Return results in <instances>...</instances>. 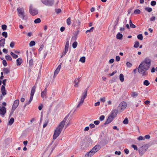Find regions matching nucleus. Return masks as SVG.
<instances>
[{
    "instance_id": "obj_1",
    "label": "nucleus",
    "mask_w": 157,
    "mask_h": 157,
    "mask_svg": "<svg viewBox=\"0 0 157 157\" xmlns=\"http://www.w3.org/2000/svg\"><path fill=\"white\" fill-rule=\"evenodd\" d=\"M151 59L147 58H146L144 61L140 64L138 68V72L143 76H147L148 75L147 71L151 66Z\"/></svg>"
},
{
    "instance_id": "obj_2",
    "label": "nucleus",
    "mask_w": 157,
    "mask_h": 157,
    "mask_svg": "<svg viewBox=\"0 0 157 157\" xmlns=\"http://www.w3.org/2000/svg\"><path fill=\"white\" fill-rule=\"evenodd\" d=\"M65 121L64 120L62 121L59 125L56 128L53 135V138L54 140L56 139L61 133L64 126L65 125Z\"/></svg>"
},
{
    "instance_id": "obj_3",
    "label": "nucleus",
    "mask_w": 157,
    "mask_h": 157,
    "mask_svg": "<svg viewBox=\"0 0 157 157\" xmlns=\"http://www.w3.org/2000/svg\"><path fill=\"white\" fill-rule=\"evenodd\" d=\"M101 148L100 146L98 145H95L90 151L86 154L85 157H91Z\"/></svg>"
},
{
    "instance_id": "obj_4",
    "label": "nucleus",
    "mask_w": 157,
    "mask_h": 157,
    "mask_svg": "<svg viewBox=\"0 0 157 157\" xmlns=\"http://www.w3.org/2000/svg\"><path fill=\"white\" fill-rule=\"evenodd\" d=\"M148 148V144H145L139 148V153L141 156L143 155L147 151Z\"/></svg>"
},
{
    "instance_id": "obj_5",
    "label": "nucleus",
    "mask_w": 157,
    "mask_h": 157,
    "mask_svg": "<svg viewBox=\"0 0 157 157\" xmlns=\"http://www.w3.org/2000/svg\"><path fill=\"white\" fill-rule=\"evenodd\" d=\"M127 106V104L125 102H121L117 107V109L119 111V112L123 111L126 108Z\"/></svg>"
},
{
    "instance_id": "obj_6",
    "label": "nucleus",
    "mask_w": 157,
    "mask_h": 157,
    "mask_svg": "<svg viewBox=\"0 0 157 157\" xmlns=\"http://www.w3.org/2000/svg\"><path fill=\"white\" fill-rule=\"evenodd\" d=\"M17 10L18 16L20 17L22 19H24L25 17V15L24 14V9L23 8H17Z\"/></svg>"
},
{
    "instance_id": "obj_7",
    "label": "nucleus",
    "mask_w": 157,
    "mask_h": 157,
    "mask_svg": "<svg viewBox=\"0 0 157 157\" xmlns=\"http://www.w3.org/2000/svg\"><path fill=\"white\" fill-rule=\"evenodd\" d=\"M41 2L46 6H52L54 4V0H41Z\"/></svg>"
},
{
    "instance_id": "obj_8",
    "label": "nucleus",
    "mask_w": 157,
    "mask_h": 157,
    "mask_svg": "<svg viewBox=\"0 0 157 157\" xmlns=\"http://www.w3.org/2000/svg\"><path fill=\"white\" fill-rule=\"evenodd\" d=\"M29 12L33 16H34L38 13L37 10L35 9H33L32 5L30 6Z\"/></svg>"
},
{
    "instance_id": "obj_9",
    "label": "nucleus",
    "mask_w": 157,
    "mask_h": 157,
    "mask_svg": "<svg viewBox=\"0 0 157 157\" xmlns=\"http://www.w3.org/2000/svg\"><path fill=\"white\" fill-rule=\"evenodd\" d=\"M118 112H119V111L118 109H113L112 110L110 116L114 118L116 116Z\"/></svg>"
},
{
    "instance_id": "obj_10",
    "label": "nucleus",
    "mask_w": 157,
    "mask_h": 157,
    "mask_svg": "<svg viewBox=\"0 0 157 157\" xmlns=\"http://www.w3.org/2000/svg\"><path fill=\"white\" fill-rule=\"evenodd\" d=\"M113 117H112L110 115L109 116L105 122L104 123V124L106 125L110 123L113 120Z\"/></svg>"
},
{
    "instance_id": "obj_11",
    "label": "nucleus",
    "mask_w": 157,
    "mask_h": 157,
    "mask_svg": "<svg viewBox=\"0 0 157 157\" xmlns=\"http://www.w3.org/2000/svg\"><path fill=\"white\" fill-rule=\"evenodd\" d=\"M36 84H35V85L34 86H33L31 90V92L30 94V98H33V95L35 92V90L36 89Z\"/></svg>"
},
{
    "instance_id": "obj_12",
    "label": "nucleus",
    "mask_w": 157,
    "mask_h": 157,
    "mask_svg": "<svg viewBox=\"0 0 157 157\" xmlns=\"http://www.w3.org/2000/svg\"><path fill=\"white\" fill-rule=\"evenodd\" d=\"M19 104V100L18 99H17L15 100L14 101L13 104L12 105V107L16 109L17 107Z\"/></svg>"
},
{
    "instance_id": "obj_13",
    "label": "nucleus",
    "mask_w": 157,
    "mask_h": 157,
    "mask_svg": "<svg viewBox=\"0 0 157 157\" xmlns=\"http://www.w3.org/2000/svg\"><path fill=\"white\" fill-rule=\"evenodd\" d=\"M6 109L4 106H2L0 109V114L4 115L5 114L6 112Z\"/></svg>"
},
{
    "instance_id": "obj_14",
    "label": "nucleus",
    "mask_w": 157,
    "mask_h": 157,
    "mask_svg": "<svg viewBox=\"0 0 157 157\" xmlns=\"http://www.w3.org/2000/svg\"><path fill=\"white\" fill-rule=\"evenodd\" d=\"M1 91L2 93V94L3 96H4L6 94V91L5 90V87L4 86H2L1 87Z\"/></svg>"
},
{
    "instance_id": "obj_15",
    "label": "nucleus",
    "mask_w": 157,
    "mask_h": 157,
    "mask_svg": "<svg viewBox=\"0 0 157 157\" xmlns=\"http://www.w3.org/2000/svg\"><path fill=\"white\" fill-rule=\"evenodd\" d=\"M61 68V65H59L58 66L56 70L55 71L54 73V76H56L59 73Z\"/></svg>"
},
{
    "instance_id": "obj_16",
    "label": "nucleus",
    "mask_w": 157,
    "mask_h": 157,
    "mask_svg": "<svg viewBox=\"0 0 157 157\" xmlns=\"http://www.w3.org/2000/svg\"><path fill=\"white\" fill-rule=\"evenodd\" d=\"M47 87L45 88L44 90L41 92V97L44 98L46 97V94H47Z\"/></svg>"
},
{
    "instance_id": "obj_17",
    "label": "nucleus",
    "mask_w": 157,
    "mask_h": 157,
    "mask_svg": "<svg viewBox=\"0 0 157 157\" xmlns=\"http://www.w3.org/2000/svg\"><path fill=\"white\" fill-rule=\"evenodd\" d=\"M80 80L78 78H77L75 79L74 81V83H75L74 86L75 87H78V83L80 82Z\"/></svg>"
},
{
    "instance_id": "obj_18",
    "label": "nucleus",
    "mask_w": 157,
    "mask_h": 157,
    "mask_svg": "<svg viewBox=\"0 0 157 157\" xmlns=\"http://www.w3.org/2000/svg\"><path fill=\"white\" fill-rule=\"evenodd\" d=\"M5 39H2L0 40V46L4 47L5 44Z\"/></svg>"
},
{
    "instance_id": "obj_19",
    "label": "nucleus",
    "mask_w": 157,
    "mask_h": 157,
    "mask_svg": "<svg viewBox=\"0 0 157 157\" xmlns=\"http://www.w3.org/2000/svg\"><path fill=\"white\" fill-rule=\"evenodd\" d=\"M22 60L21 59L18 58L17 59V66H19L22 63Z\"/></svg>"
},
{
    "instance_id": "obj_20",
    "label": "nucleus",
    "mask_w": 157,
    "mask_h": 157,
    "mask_svg": "<svg viewBox=\"0 0 157 157\" xmlns=\"http://www.w3.org/2000/svg\"><path fill=\"white\" fill-rule=\"evenodd\" d=\"M84 99H81L80 101L78 102V104L77 106V108L79 107L82 104L84 101Z\"/></svg>"
},
{
    "instance_id": "obj_21",
    "label": "nucleus",
    "mask_w": 157,
    "mask_h": 157,
    "mask_svg": "<svg viewBox=\"0 0 157 157\" xmlns=\"http://www.w3.org/2000/svg\"><path fill=\"white\" fill-rule=\"evenodd\" d=\"M87 89H86L83 93L82 94V96L81 98H85L87 96Z\"/></svg>"
},
{
    "instance_id": "obj_22",
    "label": "nucleus",
    "mask_w": 157,
    "mask_h": 157,
    "mask_svg": "<svg viewBox=\"0 0 157 157\" xmlns=\"http://www.w3.org/2000/svg\"><path fill=\"white\" fill-rule=\"evenodd\" d=\"M3 71L4 73L6 74H8L10 72V70L8 68H4Z\"/></svg>"
},
{
    "instance_id": "obj_23",
    "label": "nucleus",
    "mask_w": 157,
    "mask_h": 157,
    "mask_svg": "<svg viewBox=\"0 0 157 157\" xmlns=\"http://www.w3.org/2000/svg\"><path fill=\"white\" fill-rule=\"evenodd\" d=\"M122 37V34L120 33H118L116 35V38L118 39H121Z\"/></svg>"
},
{
    "instance_id": "obj_24",
    "label": "nucleus",
    "mask_w": 157,
    "mask_h": 157,
    "mask_svg": "<svg viewBox=\"0 0 157 157\" xmlns=\"http://www.w3.org/2000/svg\"><path fill=\"white\" fill-rule=\"evenodd\" d=\"M120 79L121 82H124V76L123 74H121L120 75Z\"/></svg>"
},
{
    "instance_id": "obj_25",
    "label": "nucleus",
    "mask_w": 157,
    "mask_h": 157,
    "mask_svg": "<svg viewBox=\"0 0 157 157\" xmlns=\"http://www.w3.org/2000/svg\"><path fill=\"white\" fill-rule=\"evenodd\" d=\"M150 84V82L147 80H145L143 82V84L146 86H149Z\"/></svg>"
},
{
    "instance_id": "obj_26",
    "label": "nucleus",
    "mask_w": 157,
    "mask_h": 157,
    "mask_svg": "<svg viewBox=\"0 0 157 157\" xmlns=\"http://www.w3.org/2000/svg\"><path fill=\"white\" fill-rule=\"evenodd\" d=\"M14 121V118L13 117L11 118L8 122V124L11 125L13 123Z\"/></svg>"
},
{
    "instance_id": "obj_27",
    "label": "nucleus",
    "mask_w": 157,
    "mask_h": 157,
    "mask_svg": "<svg viewBox=\"0 0 157 157\" xmlns=\"http://www.w3.org/2000/svg\"><path fill=\"white\" fill-rule=\"evenodd\" d=\"M11 55L14 59H16L18 57V56L13 53L12 52H10Z\"/></svg>"
},
{
    "instance_id": "obj_28",
    "label": "nucleus",
    "mask_w": 157,
    "mask_h": 157,
    "mask_svg": "<svg viewBox=\"0 0 157 157\" xmlns=\"http://www.w3.org/2000/svg\"><path fill=\"white\" fill-rule=\"evenodd\" d=\"M29 63V67H32L33 65V60L32 59L30 60Z\"/></svg>"
},
{
    "instance_id": "obj_29",
    "label": "nucleus",
    "mask_w": 157,
    "mask_h": 157,
    "mask_svg": "<svg viewBox=\"0 0 157 157\" xmlns=\"http://www.w3.org/2000/svg\"><path fill=\"white\" fill-rule=\"evenodd\" d=\"M129 25L132 28H135L136 27V26L132 24V21L131 20H129Z\"/></svg>"
},
{
    "instance_id": "obj_30",
    "label": "nucleus",
    "mask_w": 157,
    "mask_h": 157,
    "mask_svg": "<svg viewBox=\"0 0 157 157\" xmlns=\"http://www.w3.org/2000/svg\"><path fill=\"white\" fill-rule=\"evenodd\" d=\"M85 57L84 56H83L80 58L79 61L82 63H85Z\"/></svg>"
},
{
    "instance_id": "obj_31",
    "label": "nucleus",
    "mask_w": 157,
    "mask_h": 157,
    "mask_svg": "<svg viewBox=\"0 0 157 157\" xmlns=\"http://www.w3.org/2000/svg\"><path fill=\"white\" fill-rule=\"evenodd\" d=\"M41 21V20L40 18H37L34 20V22L36 24H37L40 22Z\"/></svg>"
},
{
    "instance_id": "obj_32",
    "label": "nucleus",
    "mask_w": 157,
    "mask_h": 157,
    "mask_svg": "<svg viewBox=\"0 0 157 157\" xmlns=\"http://www.w3.org/2000/svg\"><path fill=\"white\" fill-rule=\"evenodd\" d=\"M67 25H69L71 24V19L70 17L68 18L67 20Z\"/></svg>"
},
{
    "instance_id": "obj_33",
    "label": "nucleus",
    "mask_w": 157,
    "mask_h": 157,
    "mask_svg": "<svg viewBox=\"0 0 157 157\" xmlns=\"http://www.w3.org/2000/svg\"><path fill=\"white\" fill-rule=\"evenodd\" d=\"M33 99H29V100L28 101L26 102L24 107L25 108L26 105L29 104L32 101Z\"/></svg>"
},
{
    "instance_id": "obj_34",
    "label": "nucleus",
    "mask_w": 157,
    "mask_h": 157,
    "mask_svg": "<svg viewBox=\"0 0 157 157\" xmlns=\"http://www.w3.org/2000/svg\"><path fill=\"white\" fill-rule=\"evenodd\" d=\"M137 38L138 39L142 40L143 39V36L141 34H139L137 35Z\"/></svg>"
},
{
    "instance_id": "obj_35",
    "label": "nucleus",
    "mask_w": 157,
    "mask_h": 157,
    "mask_svg": "<svg viewBox=\"0 0 157 157\" xmlns=\"http://www.w3.org/2000/svg\"><path fill=\"white\" fill-rule=\"evenodd\" d=\"M48 119H47L46 120H45L44 124H43V127L44 128L46 127V126H47L48 123Z\"/></svg>"
},
{
    "instance_id": "obj_36",
    "label": "nucleus",
    "mask_w": 157,
    "mask_h": 157,
    "mask_svg": "<svg viewBox=\"0 0 157 157\" xmlns=\"http://www.w3.org/2000/svg\"><path fill=\"white\" fill-rule=\"evenodd\" d=\"M78 43L77 42H74L72 44V47L74 48H75L77 46Z\"/></svg>"
},
{
    "instance_id": "obj_37",
    "label": "nucleus",
    "mask_w": 157,
    "mask_h": 157,
    "mask_svg": "<svg viewBox=\"0 0 157 157\" xmlns=\"http://www.w3.org/2000/svg\"><path fill=\"white\" fill-rule=\"evenodd\" d=\"M6 59L7 60H12V59L11 57L9 55L6 56L5 57Z\"/></svg>"
},
{
    "instance_id": "obj_38",
    "label": "nucleus",
    "mask_w": 157,
    "mask_h": 157,
    "mask_svg": "<svg viewBox=\"0 0 157 157\" xmlns=\"http://www.w3.org/2000/svg\"><path fill=\"white\" fill-rule=\"evenodd\" d=\"M35 45V42L34 41H31L29 43L30 46H33Z\"/></svg>"
},
{
    "instance_id": "obj_39",
    "label": "nucleus",
    "mask_w": 157,
    "mask_h": 157,
    "mask_svg": "<svg viewBox=\"0 0 157 157\" xmlns=\"http://www.w3.org/2000/svg\"><path fill=\"white\" fill-rule=\"evenodd\" d=\"M139 45V42L138 41H136V42L135 43L134 45V47L135 48H137L138 47Z\"/></svg>"
},
{
    "instance_id": "obj_40",
    "label": "nucleus",
    "mask_w": 157,
    "mask_h": 157,
    "mask_svg": "<svg viewBox=\"0 0 157 157\" xmlns=\"http://www.w3.org/2000/svg\"><path fill=\"white\" fill-rule=\"evenodd\" d=\"M94 28L93 27H91L89 30H87L86 32V33H87L88 32H93Z\"/></svg>"
},
{
    "instance_id": "obj_41",
    "label": "nucleus",
    "mask_w": 157,
    "mask_h": 157,
    "mask_svg": "<svg viewBox=\"0 0 157 157\" xmlns=\"http://www.w3.org/2000/svg\"><path fill=\"white\" fill-rule=\"evenodd\" d=\"M2 28L3 31L6 30L7 29V26L6 25H2Z\"/></svg>"
},
{
    "instance_id": "obj_42",
    "label": "nucleus",
    "mask_w": 157,
    "mask_h": 157,
    "mask_svg": "<svg viewBox=\"0 0 157 157\" xmlns=\"http://www.w3.org/2000/svg\"><path fill=\"white\" fill-rule=\"evenodd\" d=\"M113 102V100H108L107 101V103L109 105H111L112 104V102Z\"/></svg>"
},
{
    "instance_id": "obj_43",
    "label": "nucleus",
    "mask_w": 157,
    "mask_h": 157,
    "mask_svg": "<svg viewBox=\"0 0 157 157\" xmlns=\"http://www.w3.org/2000/svg\"><path fill=\"white\" fill-rule=\"evenodd\" d=\"M2 35L4 36L6 38H7L8 36L7 33L6 32H4L2 33Z\"/></svg>"
},
{
    "instance_id": "obj_44",
    "label": "nucleus",
    "mask_w": 157,
    "mask_h": 157,
    "mask_svg": "<svg viewBox=\"0 0 157 157\" xmlns=\"http://www.w3.org/2000/svg\"><path fill=\"white\" fill-rule=\"evenodd\" d=\"M123 123L124 124H128V119L127 118H125L123 121Z\"/></svg>"
},
{
    "instance_id": "obj_45",
    "label": "nucleus",
    "mask_w": 157,
    "mask_h": 157,
    "mask_svg": "<svg viewBox=\"0 0 157 157\" xmlns=\"http://www.w3.org/2000/svg\"><path fill=\"white\" fill-rule=\"evenodd\" d=\"M69 42L68 41L66 43L65 49H67V50H68V48H69Z\"/></svg>"
},
{
    "instance_id": "obj_46",
    "label": "nucleus",
    "mask_w": 157,
    "mask_h": 157,
    "mask_svg": "<svg viewBox=\"0 0 157 157\" xmlns=\"http://www.w3.org/2000/svg\"><path fill=\"white\" fill-rule=\"evenodd\" d=\"M145 9L149 12H151L152 11V8L150 7H146Z\"/></svg>"
},
{
    "instance_id": "obj_47",
    "label": "nucleus",
    "mask_w": 157,
    "mask_h": 157,
    "mask_svg": "<svg viewBox=\"0 0 157 157\" xmlns=\"http://www.w3.org/2000/svg\"><path fill=\"white\" fill-rule=\"evenodd\" d=\"M134 13L135 14H140V11L139 9H136L134 11Z\"/></svg>"
},
{
    "instance_id": "obj_48",
    "label": "nucleus",
    "mask_w": 157,
    "mask_h": 157,
    "mask_svg": "<svg viewBox=\"0 0 157 157\" xmlns=\"http://www.w3.org/2000/svg\"><path fill=\"white\" fill-rule=\"evenodd\" d=\"M16 109L12 107V109L11 110L10 113V117L11 116V115H12L13 113L14 110H15Z\"/></svg>"
},
{
    "instance_id": "obj_49",
    "label": "nucleus",
    "mask_w": 157,
    "mask_h": 157,
    "mask_svg": "<svg viewBox=\"0 0 157 157\" xmlns=\"http://www.w3.org/2000/svg\"><path fill=\"white\" fill-rule=\"evenodd\" d=\"M75 21H76V23L75 24V25L76 26H78L80 24V22L78 20H76Z\"/></svg>"
},
{
    "instance_id": "obj_50",
    "label": "nucleus",
    "mask_w": 157,
    "mask_h": 157,
    "mask_svg": "<svg viewBox=\"0 0 157 157\" xmlns=\"http://www.w3.org/2000/svg\"><path fill=\"white\" fill-rule=\"evenodd\" d=\"M126 65L128 67H131L132 66V64L129 62H127L126 63Z\"/></svg>"
},
{
    "instance_id": "obj_51",
    "label": "nucleus",
    "mask_w": 157,
    "mask_h": 157,
    "mask_svg": "<svg viewBox=\"0 0 157 157\" xmlns=\"http://www.w3.org/2000/svg\"><path fill=\"white\" fill-rule=\"evenodd\" d=\"M138 95V94L137 93L134 92H132V97H134L135 96H137Z\"/></svg>"
},
{
    "instance_id": "obj_52",
    "label": "nucleus",
    "mask_w": 157,
    "mask_h": 157,
    "mask_svg": "<svg viewBox=\"0 0 157 157\" xmlns=\"http://www.w3.org/2000/svg\"><path fill=\"white\" fill-rule=\"evenodd\" d=\"M156 2L155 1H153L151 2V5L152 6H154L156 4Z\"/></svg>"
},
{
    "instance_id": "obj_53",
    "label": "nucleus",
    "mask_w": 157,
    "mask_h": 157,
    "mask_svg": "<svg viewBox=\"0 0 157 157\" xmlns=\"http://www.w3.org/2000/svg\"><path fill=\"white\" fill-rule=\"evenodd\" d=\"M2 63L4 66H6L7 65V63L5 60H4L2 61Z\"/></svg>"
},
{
    "instance_id": "obj_54",
    "label": "nucleus",
    "mask_w": 157,
    "mask_h": 157,
    "mask_svg": "<svg viewBox=\"0 0 157 157\" xmlns=\"http://www.w3.org/2000/svg\"><path fill=\"white\" fill-rule=\"evenodd\" d=\"M105 116L104 115H101L99 117L100 121H102L104 119Z\"/></svg>"
},
{
    "instance_id": "obj_55",
    "label": "nucleus",
    "mask_w": 157,
    "mask_h": 157,
    "mask_svg": "<svg viewBox=\"0 0 157 157\" xmlns=\"http://www.w3.org/2000/svg\"><path fill=\"white\" fill-rule=\"evenodd\" d=\"M14 45V43L13 42H12L10 44V47L12 48H13Z\"/></svg>"
},
{
    "instance_id": "obj_56",
    "label": "nucleus",
    "mask_w": 157,
    "mask_h": 157,
    "mask_svg": "<svg viewBox=\"0 0 157 157\" xmlns=\"http://www.w3.org/2000/svg\"><path fill=\"white\" fill-rule=\"evenodd\" d=\"M132 147H133L134 150H138L137 148V146L136 145L133 144L132 145Z\"/></svg>"
},
{
    "instance_id": "obj_57",
    "label": "nucleus",
    "mask_w": 157,
    "mask_h": 157,
    "mask_svg": "<svg viewBox=\"0 0 157 157\" xmlns=\"http://www.w3.org/2000/svg\"><path fill=\"white\" fill-rule=\"evenodd\" d=\"M124 151L126 154H128L129 153V150L127 148H125L124 149Z\"/></svg>"
},
{
    "instance_id": "obj_58",
    "label": "nucleus",
    "mask_w": 157,
    "mask_h": 157,
    "mask_svg": "<svg viewBox=\"0 0 157 157\" xmlns=\"http://www.w3.org/2000/svg\"><path fill=\"white\" fill-rule=\"evenodd\" d=\"M100 121H94V123L96 125H98L99 124Z\"/></svg>"
},
{
    "instance_id": "obj_59",
    "label": "nucleus",
    "mask_w": 157,
    "mask_h": 157,
    "mask_svg": "<svg viewBox=\"0 0 157 157\" xmlns=\"http://www.w3.org/2000/svg\"><path fill=\"white\" fill-rule=\"evenodd\" d=\"M89 126L91 128H94L95 127V125L94 124L92 123L90 124Z\"/></svg>"
},
{
    "instance_id": "obj_60",
    "label": "nucleus",
    "mask_w": 157,
    "mask_h": 157,
    "mask_svg": "<svg viewBox=\"0 0 157 157\" xmlns=\"http://www.w3.org/2000/svg\"><path fill=\"white\" fill-rule=\"evenodd\" d=\"M116 60L118 62L120 60V57L119 56H117L116 57Z\"/></svg>"
},
{
    "instance_id": "obj_61",
    "label": "nucleus",
    "mask_w": 157,
    "mask_h": 157,
    "mask_svg": "<svg viewBox=\"0 0 157 157\" xmlns=\"http://www.w3.org/2000/svg\"><path fill=\"white\" fill-rule=\"evenodd\" d=\"M68 50L67 49H65V51L63 52V56H64L66 55L67 52L68 51Z\"/></svg>"
},
{
    "instance_id": "obj_62",
    "label": "nucleus",
    "mask_w": 157,
    "mask_h": 157,
    "mask_svg": "<svg viewBox=\"0 0 157 157\" xmlns=\"http://www.w3.org/2000/svg\"><path fill=\"white\" fill-rule=\"evenodd\" d=\"M43 107V105L42 104H41L40 106L38 107V109L39 110H40L42 109V108Z\"/></svg>"
},
{
    "instance_id": "obj_63",
    "label": "nucleus",
    "mask_w": 157,
    "mask_h": 157,
    "mask_svg": "<svg viewBox=\"0 0 157 157\" xmlns=\"http://www.w3.org/2000/svg\"><path fill=\"white\" fill-rule=\"evenodd\" d=\"M115 154L116 155H120L121 154V152L120 151H115Z\"/></svg>"
},
{
    "instance_id": "obj_64",
    "label": "nucleus",
    "mask_w": 157,
    "mask_h": 157,
    "mask_svg": "<svg viewBox=\"0 0 157 157\" xmlns=\"http://www.w3.org/2000/svg\"><path fill=\"white\" fill-rule=\"evenodd\" d=\"M137 139L139 140H143L144 139H143V136H140L138 137Z\"/></svg>"
}]
</instances>
